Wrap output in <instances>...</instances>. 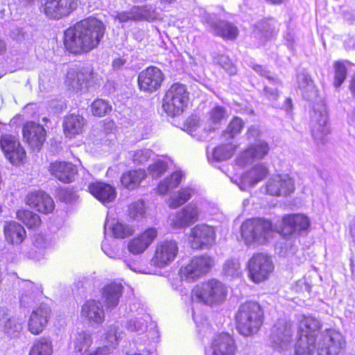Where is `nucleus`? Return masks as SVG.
I'll return each instance as SVG.
<instances>
[{"label":"nucleus","mask_w":355,"mask_h":355,"mask_svg":"<svg viewBox=\"0 0 355 355\" xmlns=\"http://www.w3.org/2000/svg\"><path fill=\"white\" fill-rule=\"evenodd\" d=\"M199 214L197 206L189 204L175 213L171 218V225L175 229L188 227L198 220Z\"/></svg>","instance_id":"20"},{"label":"nucleus","mask_w":355,"mask_h":355,"mask_svg":"<svg viewBox=\"0 0 355 355\" xmlns=\"http://www.w3.org/2000/svg\"><path fill=\"white\" fill-rule=\"evenodd\" d=\"M233 155L232 145H223L214 148L213 152L214 159L216 161H223L230 159Z\"/></svg>","instance_id":"49"},{"label":"nucleus","mask_w":355,"mask_h":355,"mask_svg":"<svg viewBox=\"0 0 355 355\" xmlns=\"http://www.w3.org/2000/svg\"><path fill=\"white\" fill-rule=\"evenodd\" d=\"M321 327L318 320L311 316H304L300 322L298 332L309 334V336L317 338V334Z\"/></svg>","instance_id":"38"},{"label":"nucleus","mask_w":355,"mask_h":355,"mask_svg":"<svg viewBox=\"0 0 355 355\" xmlns=\"http://www.w3.org/2000/svg\"><path fill=\"white\" fill-rule=\"evenodd\" d=\"M194 190L190 187H185L180 189L174 196L171 197L169 201V206L171 208H177L187 202L193 195Z\"/></svg>","instance_id":"43"},{"label":"nucleus","mask_w":355,"mask_h":355,"mask_svg":"<svg viewBox=\"0 0 355 355\" xmlns=\"http://www.w3.org/2000/svg\"><path fill=\"white\" fill-rule=\"evenodd\" d=\"M297 331L295 345V355H311L316 349L318 355H344L346 348L345 336L338 331L327 329L317 338Z\"/></svg>","instance_id":"2"},{"label":"nucleus","mask_w":355,"mask_h":355,"mask_svg":"<svg viewBox=\"0 0 355 355\" xmlns=\"http://www.w3.org/2000/svg\"><path fill=\"white\" fill-rule=\"evenodd\" d=\"M82 315L89 322L100 324L104 320V311L100 302L94 300H88L82 306Z\"/></svg>","instance_id":"30"},{"label":"nucleus","mask_w":355,"mask_h":355,"mask_svg":"<svg viewBox=\"0 0 355 355\" xmlns=\"http://www.w3.org/2000/svg\"><path fill=\"white\" fill-rule=\"evenodd\" d=\"M19 285L21 288V293L38 294L41 292L40 287L30 280H21Z\"/></svg>","instance_id":"56"},{"label":"nucleus","mask_w":355,"mask_h":355,"mask_svg":"<svg viewBox=\"0 0 355 355\" xmlns=\"http://www.w3.org/2000/svg\"><path fill=\"white\" fill-rule=\"evenodd\" d=\"M77 6V0H44L39 9L49 19L59 20L72 13Z\"/></svg>","instance_id":"7"},{"label":"nucleus","mask_w":355,"mask_h":355,"mask_svg":"<svg viewBox=\"0 0 355 355\" xmlns=\"http://www.w3.org/2000/svg\"><path fill=\"white\" fill-rule=\"evenodd\" d=\"M227 288L220 281L211 279L196 285L191 291V300L207 305L220 304L227 295Z\"/></svg>","instance_id":"4"},{"label":"nucleus","mask_w":355,"mask_h":355,"mask_svg":"<svg viewBox=\"0 0 355 355\" xmlns=\"http://www.w3.org/2000/svg\"><path fill=\"white\" fill-rule=\"evenodd\" d=\"M327 120L325 105L323 103L315 105L311 114V128L313 137L318 142H322L329 132Z\"/></svg>","instance_id":"11"},{"label":"nucleus","mask_w":355,"mask_h":355,"mask_svg":"<svg viewBox=\"0 0 355 355\" xmlns=\"http://www.w3.org/2000/svg\"><path fill=\"white\" fill-rule=\"evenodd\" d=\"M263 312L260 305L255 302L242 304L236 315V327L239 333L248 336L256 334L261 327Z\"/></svg>","instance_id":"3"},{"label":"nucleus","mask_w":355,"mask_h":355,"mask_svg":"<svg viewBox=\"0 0 355 355\" xmlns=\"http://www.w3.org/2000/svg\"><path fill=\"white\" fill-rule=\"evenodd\" d=\"M149 318L148 315H145V318H139L131 319L128 321L126 328L131 331H135L140 334L146 331L147 327V319Z\"/></svg>","instance_id":"48"},{"label":"nucleus","mask_w":355,"mask_h":355,"mask_svg":"<svg viewBox=\"0 0 355 355\" xmlns=\"http://www.w3.org/2000/svg\"><path fill=\"white\" fill-rule=\"evenodd\" d=\"M122 291L121 284L111 283L103 287L101 299L107 310H112L118 305Z\"/></svg>","instance_id":"29"},{"label":"nucleus","mask_w":355,"mask_h":355,"mask_svg":"<svg viewBox=\"0 0 355 355\" xmlns=\"http://www.w3.org/2000/svg\"><path fill=\"white\" fill-rule=\"evenodd\" d=\"M277 33L276 22L272 19H266L259 21L256 25L254 36L260 38L261 42H265L272 37Z\"/></svg>","instance_id":"34"},{"label":"nucleus","mask_w":355,"mask_h":355,"mask_svg":"<svg viewBox=\"0 0 355 355\" xmlns=\"http://www.w3.org/2000/svg\"><path fill=\"white\" fill-rule=\"evenodd\" d=\"M153 154L152 150L149 149H140L129 153L132 162L135 164H142L146 162Z\"/></svg>","instance_id":"50"},{"label":"nucleus","mask_w":355,"mask_h":355,"mask_svg":"<svg viewBox=\"0 0 355 355\" xmlns=\"http://www.w3.org/2000/svg\"><path fill=\"white\" fill-rule=\"evenodd\" d=\"M149 171L153 178H157L164 174L167 169V164L158 160L149 166Z\"/></svg>","instance_id":"55"},{"label":"nucleus","mask_w":355,"mask_h":355,"mask_svg":"<svg viewBox=\"0 0 355 355\" xmlns=\"http://www.w3.org/2000/svg\"><path fill=\"white\" fill-rule=\"evenodd\" d=\"M145 214V205L142 200H137L129 206V215L133 219L142 218Z\"/></svg>","instance_id":"53"},{"label":"nucleus","mask_w":355,"mask_h":355,"mask_svg":"<svg viewBox=\"0 0 355 355\" xmlns=\"http://www.w3.org/2000/svg\"><path fill=\"white\" fill-rule=\"evenodd\" d=\"M112 110L111 105L107 101L103 99L94 101L91 105V111L94 116H103Z\"/></svg>","instance_id":"47"},{"label":"nucleus","mask_w":355,"mask_h":355,"mask_svg":"<svg viewBox=\"0 0 355 355\" xmlns=\"http://www.w3.org/2000/svg\"><path fill=\"white\" fill-rule=\"evenodd\" d=\"M273 268L270 257L263 253L254 254L248 261L249 276L256 283L266 279Z\"/></svg>","instance_id":"10"},{"label":"nucleus","mask_w":355,"mask_h":355,"mask_svg":"<svg viewBox=\"0 0 355 355\" xmlns=\"http://www.w3.org/2000/svg\"><path fill=\"white\" fill-rule=\"evenodd\" d=\"M241 232V236L247 245L263 244L272 237L273 229L269 220L252 218L242 223Z\"/></svg>","instance_id":"5"},{"label":"nucleus","mask_w":355,"mask_h":355,"mask_svg":"<svg viewBox=\"0 0 355 355\" xmlns=\"http://www.w3.org/2000/svg\"><path fill=\"white\" fill-rule=\"evenodd\" d=\"M23 329V321L19 318H8L4 321L3 331L10 337H16Z\"/></svg>","instance_id":"41"},{"label":"nucleus","mask_w":355,"mask_h":355,"mask_svg":"<svg viewBox=\"0 0 355 355\" xmlns=\"http://www.w3.org/2000/svg\"><path fill=\"white\" fill-rule=\"evenodd\" d=\"M105 32L104 24L95 17L76 23L64 32V46L71 53L82 54L96 49Z\"/></svg>","instance_id":"1"},{"label":"nucleus","mask_w":355,"mask_h":355,"mask_svg":"<svg viewBox=\"0 0 355 355\" xmlns=\"http://www.w3.org/2000/svg\"><path fill=\"white\" fill-rule=\"evenodd\" d=\"M261 131L259 127L255 125H252L248 128L245 134L246 138L249 141H256L261 137Z\"/></svg>","instance_id":"57"},{"label":"nucleus","mask_w":355,"mask_h":355,"mask_svg":"<svg viewBox=\"0 0 355 355\" xmlns=\"http://www.w3.org/2000/svg\"><path fill=\"white\" fill-rule=\"evenodd\" d=\"M182 174L181 172L176 171L171 175L170 177L166 178V180L167 181L168 184L170 185L171 188L173 189L174 188L177 187L182 178Z\"/></svg>","instance_id":"58"},{"label":"nucleus","mask_w":355,"mask_h":355,"mask_svg":"<svg viewBox=\"0 0 355 355\" xmlns=\"http://www.w3.org/2000/svg\"><path fill=\"white\" fill-rule=\"evenodd\" d=\"M172 189L170 187V185L168 184L166 179L163 181H162L158 187H157V191L158 193L160 194H165L168 192V191Z\"/></svg>","instance_id":"62"},{"label":"nucleus","mask_w":355,"mask_h":355,"mask_svg":"<svg viewBox=\"0 0 355 355\" xmlns=\"http://www.w3.org/2000/svg\"><path fill=\"white\" fill-rule=\"evenodd\" d=\"M0 146L6 157L13 164L19 163L26 156L24 149L14 136L3 135L1 137Z\"/></svg>","instance_id":"17"},{"label":"nucleus","mask_w":355,"mask_h":355,"mask_svg":"<svg viewBox=\"0 0 355 355\" xmlns=\"http://www.w3.org/2000/svg\"><path fill=\"white\" fill-rule=\"evenodd\" d=\"M283 229L284 234L302 235L306 234L310 226L309 218L303 214H291L283 218Z\"/></svg>","instance_id":"19"},{"label":"nucleus","mask_w":355,"mask_h":355,"mask_svg":"<svg viewBox=\"0 0 355 355\" xmlns=\"http://www.w3.org/2000/svg\"><path fill=\"white\" fill-rule=\"evenodd\" d=\"M178 252V243L174 240H164L157 243L151 260L153 266L164 268L173 262Z\"/></svg>","instance_id":"12"},{"label":"nucleus","mask_w":355,"mask_h":355,"mask_svg":"<svg viewBox=\"0 0 355 355\" xmlns=\"http://www.w3.org/2000/svg\"><path fill=\"white\" fill-rule=\"evenodd\" d=\"M85 125L84 118L80 115L70 114L65 117L63 128L67 137H73L82 132Z\"/></svg>","instance_id":"31"},{"label":"nucleus","mask_w":355,"mask_h":355,"mask_svg":"<svg viewBox=\"0 0 355 355\" xmlns=\"http://www.w3.org/2000/svg\"><path fill=\"white\" fill-rule=\"evenodd\" d=\"M157 236L155 228H148L139 236L130 241L128 245L129 252L133 254L143 253L152 243Z\"/></svg>","instance_id":"24"},{"label":"nucleus","mask_w":355,"mask_h":355,"mask_svg":"<svg viewBox=\"0 0 355 355\" xmlns=\"http://www.w3.org/2000/svg\"><path fill=\"white\" fill-rule=\"evenodd\" d=\"M26 204L38 211L47 214L54 209V202L49 195L43 191H35L29 193L26 198Z\"/></svg>","instance_id":"22"},{"label":"nucleus","mask_w":355,"mask_h":355,"mask_svg":"<svg viewBox=\"0 0 355 355\" xmlns=\"http://www.w3.org/2000/svg\"><path fill=\"white\" fill-rule=\"evenodd\" d=\"M125 64V60L121 58H117L113 60L112 67L114 69H119Z\"/></svg>","instance_id":"64"},{"label":"nucleus","mask_w":355,"mask_h":355,"mask_svg":"<svg viewBox=\"0 0 355 355\" xmlns=\"http://www.w3.org/2000/svg\"><path fill=\"white\" fill-rule=\"evenodd\" d=\"M335 76L334 85L336 87H339L345 81L347 76V69L345 64L340 61L334 63Z\"/></svg>","instance_id":"51"},{"label":"nucleus","mask_w":355,"mask_h":355,"mask_svg":"<svg viewBox=\"0 0 355 355\" xmlns=\"http://www.w3.org/2000/svg\"><path fill=\"white\" fill-rule=\"evenodd\" d=\"M51 312L50 307L45 304L33 310L28 323V331L34 335L41 334L47 325Z\"/></svg>","instance_id":"18"},{"label":"nucleus","mask_w":355,"mask_h":355,"mask_svg":"<svg viewBox=\"0 0 355 355\" xmlns=\"http://www.w3.org/2000/svg\"><path fill=\"white\" fill-rule=\"evenodd\" d=\"M223 272L224 275L230 278L240 277L242 272L239 261L236 259L226 261L223 267Z\"/></svg>","instance_id":"45"},{"label":"nucleus","mask_w":355,"mask_h":355,"mask_svg":"<svg viewBox=\"0 0 355 355\" xmlns=\"http://www.w3.org/2000/svg\"><path fill=\"white\" fill-rule=\"evenodd\" d=\"M23 136L32 148L40 150L46 139V130L41 125L29 122L23 128Z\"/></svg>","instance_id":"21"},{"label":"nucleus","mask_w":355,"mask_h":355,"mask_svg":"<svg viewBox=\"0 0 355 355\" xmlns=\"http://www.w3.org/2000/svg\"><path fill=\"white\" fill-rule=\"evenodd\" d=\"M214 61L216 64L223 68L230 75L236 74V68L227 56L224 55H218L214 58Z\"/></svg>","instance_id":"52"},{"label":"nucleus","mask_w":355,"mask_h":355,"mask_svg":"<svg viewBox=\"0 0 355 355\" xmlns=\"http://www.w3.org/2000/svg\"><path fill=\"white\" fill-rule=\"evenodd\" d=\"M164 80V74L156 67H149L141 71L138 76V84L141 90L153 92L159 89Z\"/></svg>","instance_id":"14"},{"label":"nucleus","mask_w":355,"mask_h":355,"mask_svg":"<svg viewBox=\"0 0 355 355\" xmlns=\"http://www.w3.org/2000/svg\"><path fill=\"white\" fill-rule=\"evenodd\" d=\"M92 73L88 69L78 70L70 69L67 73L65 83L70 89L76 92L87 89Z\"/></svg>","instance_id":"23"},{"label":"nucleus","mask_w":355,"mask_h":355,"mask_svg":"<svg viewBox=\"0 0 355 355\" xmlns=\"http://www.w3.org/2000/svg\"><path fill=\"white\" fill-rule=\"evenodd\" d=\"M110 228L112 230L113 236L118 239H123L129 236L134 232V230L131 226L118 221L112 224Z\"/></svg>","instance_id":"46"},{"label":"nucleus","mask_w":355,"mask_h":355,"mask_svg":"<svg viewBox=\"0 0 355 355\" xmlns=\"http://www.w3.org/2000/svg\"><path fill=\"white\" fill-rule=\"evenodd\" d=\"M37 294L21 293L20 304L24 307L29 306L33 302Z\"/></svg>","instance_id":"60"},{"label":"nucleus","mask_w":355,"mask_h":355,"mask_svg":"<svg viewBox=\"0 0 355 355\" xmlns=\"http://www.w3.org/2000/svg\"><path fill=\"white\" fill-rule=\"evenodd\" d=\"M52 353L51 340L47 338H40L33 342L28 355H52Z\"/></svg>","instance_id":"39"},{"label":"nucleus","mask_w":355,"mask_h":355,"mask_svg":"<svg viewBox=\"0 0 355 355\" xmlns=\"http://www.w3.org/2000/svg\"><path fill=\"white\" fill-rule=\"evenodd\" d=\"M293 334V325L285 320H279L272 329L270 338L275 347L279 351H284L291 346Z\"/></svg>","instance_id":"13"},{"label":"nucleus","mask_w":355,"mask_h":355,"mask_svg":"<svg viewBox=\"0 0 355 355\" xmlns=\"http://www.w3.org/2000/svg\"><path fill=\"white\" fill-rule=\"evenodd\" d=\"M268 173V168L263 164H257L241 176V181L243 184L252 187L263 180Z\"/></svg>","instance_id":"33"},{"label":"nucleus","mask_w":355,"mask_h":355,"mask_svg":"<svg viewBox=\"0 0 355 355\" xmlns=\"http://www.w3.org/2000/svg\"><path fill=\"white\" fill-rule=\"evenodd\" d=\"M88 189L90 193L103 204L112 202L116 196L115 188L104 182L92 183Z\"/></svg>","instance_id":"28"},{"label":"nucleus","mask_w":355,"mask_h":355,"mask_svg":"<svg viewBox=\"0 0 355 355\" xmlns=\"http://www.w3.org/2000/svg\"><path fill=\"white\" fill-rule=\"evenodd\" d=\"M294 182L288 175L272 176L266 183V191L274 196H286L294 191Z\"/></svg>","instance_id":"16"},{"label":"nucleus","mask_w":355,"mask_h":355,"mask_svg":"<svg viewBox=\"0 0 355 355\" xmlns=\"http://www.w3.org/2000/svg\"><path fill=\"white\" fill-rule=\"evenodd\" d=\"M17 218L28 228H35L41 223L40 216L29 210H19L17 212Z\"/></svg>","instance_id":"42"},{"label":"nucleus","mask_w":355,"mask_h":355,"mask_svg":"<svg viewBox=\"0 0 355 355\" xmlns=\"http://www.w3.org/2000/svg\"><path fill=\"white\" fill-rule=\"evenodd\" d=\"M243 127L244 123L242 119L239 117H234L228 124L226 130L223 131L222 137L225 141L232 139L241 132Z\"/></svg>","instance_id":"44"},{"label":"nucleus","mask_w":355,"mask_h":355,"mask_svg":"<svg viewBox=\"0 0 355 355\" xmlns=\"http://www.w3.org/2000/svg\"><path fill=\"white\" fill-rule=\"evenodd\" d=\"M146 175L144 170L130 171L122 175L121 182L125 187L133 189L139 185Z\"/></svg>","instance_id":"36"},{"label":"nucleus","mask_w":355,"mask_h":355,"mask_svg":"<svg viewBox=\"0 0 355 355\" xmlns=\"http://www.w3.org/2000/svg\"><path fill=\"white\" fill-rule=\"evenodd\" d=\"M188 240L193 249H207L216 241V231L211 226L199 224L190 230Z\"/></svg>","instance_id":"9"},{"label":"nucleus","mask_w":355,"mask_h":355,"mask_svg":"<svg viewBox=\"0 0 355 355\" xmlns=\"http://www.w3.org/2000/svg\"><path fill=\"white\" fill-rule=\"evenodd\" d=\"M252 68L258 74L261 76H263L268 80H272V73L270 71L267 70L265 67L261 65L257 64H253L252 65Z\"/></svg>","instance_id":"59"},{"label":"nucleus","mask_w":355,"mask_h":355,"mask_svg":"<svg viewBox=\"0 0 355 355\" xmlns=\"http://www.w3.org/2000/svg\"><path fill=\"white\" fill-rule=\"evenodd\" d=\"M264 92L266 96L269 100H276L278 96L277 90L276 88H272L268 86H266L264 88Z\"/></svg>","instance_id":"61"},{"label":"nucleus","mask_w":355,"mask_h":355,"mask_svg":"<svg viewBox=\"0 0 355 355\" xmlns=\"http://www.w3.org/2000/svg\"><path fill=\"white\" fill-rule=\"evenodd\" d=\"M213 265L214 260L209 256L196 257L180 268V277L182 280L194 282L207 274Z\"/></svg>","instance_id":"8"},{"label":"nucleus","mask_w":355,"mask_h":355,"mask_svg":"<svg viewBox=\"0 0 355 355\" xmlns=\"http://www.w3.org/2000/svg\"><path fill=\"white\" fill-rule=\"evenodd\" d=\"M4 234L6 241L12 244H19L26 237V231L24 227L15 221H12L5 226Z\"/></svg>","instance_id":"32"},{"label":"nucleus","mask_w":355,"mask_h":355,"mask_svg":"<svg viewBox=\"0 0 355 355\" xmlns=\"http://www.w3.org/2000/svg\"><path fill=\"white\" fill-rule=\"evenodd\" d=\"M51 173L61 182L69 183L73 181L77 169L70 163L55 162L50 166Z\"/></svg>","instance_id":"27"},{"label":"nucleus","mask_w":355,"mask_h":355,"mask_svg":"<svg viewBox=\"0 0 355 355\" xmlns=\"http://www.w3.org/2000/svg\"><path fill=\"white\" fill-rule=\"evenodd\" d=\"M299 87L302 90L303 97L308 101H313L317 97L318 91L310 76L301 73L298 76Z\"/></svg>","instance_id":"35"},{"label":"nucleus","mask_w":355,"mask_h":355,"mask_svg":"<svg viewBox=\"0 0 355 355\" xmlns=\"http://www.w3.org/2000/svg\"><path fill=\"white\" fill-rule=\"evenodd\" d=\"M270 146L266 141L259 140L250 144L236 159L238 165L244 166L254 160L263 159L269 153Z\"/></svg>","instance_id":"15"},{"label":"nucleus","mask_w":355,"mask_h":355,"mask_svg":"<svg viewBox=\"0 0 355 355\" xmlns=\"http://www.w3.org/2000/svg\"><path fill=\"white\" fill-rule=\"evenodd\" d=\"M187 101L188 92L185 85L175 83L166 92L162 107L168 115L175 116L182 113Z\"/></svg>","instance_id":"6"},{"label":"nucleus","mask_w":355,"mask_h":355,"mask_svg":"<svg viewBox=\"0 0 355 355\" xmlns=\"http://www.w3.org/2000/svg\"><path fill=\"white\" fill-rule=\"evenodd\" d=\"M207 22L210 28V31L215 35L230 40L236 39L238 36V28L227 21L209 19Z\"/></svg>","instance_id":"26"},{"label":"nucleus","mask_w":355,"mask_h":355,"mask_svg":"<svg viewBox=\"0 0 355 355\" xmlns=\"http://www.w3.org/2000/svg\"><path fill=\"white\" fill-rule=\"evenodd\" d=\"M228 112L225 107L220 105L214 106L209 112V130L219 128L223 121L228 118Z\"/></svg>","instance_id":"37"},{"label":"nucleus","mask_w":355,"mask_h":355,"mask_svg":"<svg viewBox=\"0 0 355 355\" xmlns=\"http://www.w3.org/2000/svg\"><path fill=\"white\" fill-rule=\"evenodd\" d=\"M212 355H234L236 345L233 338L226 333L215 336L211 343Z\"/></svg>","instance_id":"25"},{"label":"nucleus","mask_w":355,"mask_h":355,"mask_svg":"<svg viewBox=\"0 0 355 355\" xmlns=\"http://www.w3.org/2000/svg\"><path fill=\"white\" fill-rule=\"evenodd\" d=\"M120 338V334L117 335V327L114 324L111 325L105 334V340L107 345L110 347L111 352L118 345V340Z\"/></svg>","instance_id":"54"},{"label":"nucleus","mask_w":355,"mask_h":355,"mask_svg":"<svg viewBox=\"0 0 355 355\" xmlns=\"http://www.w3.org/2000/svg\"><path fill=\"white\" fill-rule=\"evenodd\" d=\"M92 343V336L89 333L82 331L78 333L73 341V348L76 352L83 354L86 352Z\"/></svg>","instance_id":"40"},{"label":"nucleus","mask_w":355,"mask_h":355,"mask_svg":"<svg viewBox=\"0 0 355 355\" xmlns=\"http://www.w3.org/2000/svg\"><path fill=\"white\" fill-rule=\"evenodd\" d=\"M119 19L121 21H127L130 19H136V17L133 15L132 13H121L119 15Z\"/></svg>","instance_id":"63"}]
</instances>
